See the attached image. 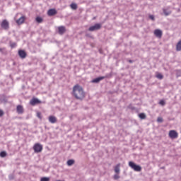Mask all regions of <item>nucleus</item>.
<instances>
[{"instance_id": "1", "label": "nucleus", "mask_w": 181, "mask_h": 181, "mask_svg": "<svg viewBox=\"0 0 181 181\" xmlns=\"http://www.w3.org/2000/svg\"><path fill=\"white\" fill-rule=\"evenodd\" d=\"M72 95L76 100H83L86 97V93L84 92L83 87L78 84H76L73 87Z\"/></svg>"}, {"instance_id": "2", "label": "nucleus", "mask_w": 181, "mask_h": 181, "mask_svg": "<svg viewBox=\"0 0 181 181\" xmlns=\"http://www.w3.org/2000/svg\"><path fill=\"white\" fill-rule=\"evenodd\" d=\"M33 149L35 153H40L43 151V146L40 143H36L34 144Z\"/></svg>"}, {"instance_id": "3", "label": "nucleus", "mask_w": 181, "mask_h": 181, "mask_svg": "<svg viewBox=\"0 0 181 181\" xmlns=\"http://www.w3.org/2000/svg\"><path fill=\"white\" fill-rule=\"evenodd\" d=\"M129 166L135 172H141V170H142V167L135 164V163L132 161L129 162Z\"/></svg>"}, {"instance_id": "4", "label": "nucleus", "mask_w": 181, "mask_h": 181, "mask_svg": "<svg viewBox=\"0 0 181 181\" xmlns=\"http://www.w3.org/2000/svg\"><path fill=\"white\" fill-rule=\"evenodd\" d=\"M1 28L4 30H8L9 29V21L6 19L3 20L1 23Z\"/></svg>"}, {"instance_id": "5", "label": "nucleus", "mask_w": 181, "mask_h": 181, "mask_svg": "<svg viewBox=\"0 0 181 181\" xmlns=\"http://www.w3.org/2000/svg\"><path fill=\"white\" fill-rule=\"evenodd\" d=\"M168 136L170 138H171V139H176V138L179 136V134L177 132H176V130H170L168 133Z\"/></svg>"}, {"instance_id": "6", "label": "nucleus", "mask_w": 181, "mask_h": 181, "mask_svg": "<svg viewBox=\"0 0 181 181\" xmlns=\"http://www.w3.org/2000/svg\"><path fill=\"white\" fill-rule=\"evenodd\" d=\"M101 24L100 23H96L93 26H90L88 28L89 32H94V30H100V29H101Z\"/></svg>"}, {"instance_id": "7", "label": "nucleus", "mask_w": 181, "mask_h": 181, "mask_svg": "<svg viewBox=\"0 0 181 181\" xmlns=\"http://www.w3.org/2000/svg\"><path fill=\"white\" fill-rule=\"evenodd\" d=\"M30 105H36V104H42V101H40L39 99L36 98H33L30 101Z\"/></svg>"}, {"instance_id": "8", "label": "nucleus", "mask_w": 181, "mask_h": 181, "mask_svg": "<svg viewBox=\"0 0 181 181\" xmlns=\"http://www.w3.org/2000/svg\"><path fill=\"white\" fill-rule=\"evenodd\" d=\"M25 21H26V16H22L19 19L16 21V23L17 25H23V23H25Z\"/></svg>"}, {"instance_id": "9", "label": "nucleus", "mask_w": 181, "mask_h": 181, "mask_svg": "<svg viewBox=\"0 0 181 181\" xmlns=\"http://www.w3.org/2000/svg\"><path fill=\"white\" fill-rule=\"evenodd\" d=\"M18 56H20L21 59H26L28 54L23 49L18 50Z\"/></svg>"}, {"instance_id": "10", "label": "nucleus", "mask_w": 181, "mask_h": 181, "mask_svg": "<svg viewBox=\"0 0 181 181\" xmlns=\"http://www.w3.org/2000/svg\"><path fill=\"white\" fill-rule=\"evenodd\" d=\"M48 16H54V15H57V11L55 8H51L47 11Z\"/></svg>"}, {"instance_id": "11", "label": "nucleus", "mask_w": 181, "mask_h": 181, "mask_svg": "<svg viewBox=\"0 0 181 181\" xmlns=\"http://www.w3.org/2000/svg\"><path fill=\"white\" fill-rule=\"evenodd\" d=\"M58 33L59 35H64L66 33V27L63 25L58 27Z\"/></svg>"}, {"instance_id": "12", "label": "nucleus", "mask_w": 181, "mask_h": 181, "mask_svg": "<svg viewBox=\"0 0 181 181\" xmlns=\"http://www.w3.org/2000/svg\"><path fill=\"white\" fill-rule=\"evenodd\" d=\"M154 35L155 36H156V37H158L159 39H160V37H162V30H159V29H156L154 30Z\"/></svg>"}, {"instance_id": "13", "label": "nucleus", "mask_w": 181, "mask_h": 181, "mask_svg": "<svg viewBox=\"0 0 181 181\" xmlns=\"http://www.w3.org/2000/svg\"><path fill=\"white\" fill-rule=\"evenodd\" d=\"M16 111L18 114H23V112H25L24 109H23V106L18 105L16 107Z\"/></svg>"}, {"instance_id": "14", "label": "nucleus", "mask_w": 181, "mask_h": 181, "mask_svg": "<svg viewBox=\"0 0 181 181\" xmlns=\"http://www.w3.org/2000/svg\"><path fill=\"white\" fill-rule=\"evenodd\" d=\"M48 119L51 124H56L57 122V118L54 116H49Z\"/></svg>"}, {"instance_id": "15", "label": "nucleus", "mask_w": 181, "mask_h": 181, "mask_svg": "<svg viewBox=\"0 0 181 181\" xmlns=\"http://www.w3.org/2000/svg\"><path fill=\"white\" fill-rule=\"evenodd\" d=\"M105 78V76H100L98 78H96L92 81V83H100L101 80H104Z\"/></svg>"}, {"instance_id": "16", "label": "nucleus", "mask_w": 181, "mask_h": 181, "mask_svg": "<svg viewBox=\"0 0 181 181\" xmlns=\"http://www.w3.org/2000/svg\"><path fill=\"white\" fill-rule=\"evenodd\" d=\"M163 11L165 16H169V15H170V13H172V11H168V9H166V8H163Z\"/></svg>"}, {"instance_id": "17", "label": "nucleus", "mask_w": 181, "mask_h": 181, "mask_svg": "<svg viewBox=\"0 0 181 181\" xmlns=\"http://www.w3.org/2000/svg\"><path fill=\"white\" fill-rule=\"evenodd\" d=\"M35 21L37 22V23H43V18H42L40 16H37L35 18Z\"/></svg>"}, {"instance_id": "18", "label": "nucleus", "mask_w": 181, "mask_h": 181, "mask_svg": "<svg viewBox=\"0 0 181 181\" xmlns=\"http://www.w3.org/2000/svg\"><path fill=\"white\" fill-rule=\"evenodd\" d=\"M176 50L177 52H180L181 50V40H180L176 45Z\"/></svg>"}, {"instance_id": "19", "label": "nucleus", "mask_w": 181, "mask_h": 181, "mask_svg": "<svg viewBox=\"0 0 181 181\" xmlns=\"http://www.w3.org/2000/svg\"><path fill=\"white\" fill-rule=\"evenodd\" d=\"M121 166V164H117L115 167V173H119V167Z\"/></svg>"}, {"instance_id": "20", "label": "nucleus", "mask_w": 181, "mask_h": 181, "mask_svg": "<svg viewBox=\"0 0 181 181\" xmlns=\"http://www.w3.org/2000/svg\"><path fill=\"white\" fill-rule=\"evenodd\" d=\"M156 77L159 80H162V78H163V75H162L160 73H157Z\"/></svg>"}, {"instance_id": "21", "label": "nucleus", "mask_w": 181, "mask_h": 181, "mask_svg": "<svg viewBox=\"0 0 181 181\" xmlns=\"http://www.w3.org/2000/svg\"><path fill=\"white\" fill-rule=\"evenodd\" d=\"M139 117L141 119H145L146 118V115H145L144 113H140L139 115Z\"/></svg>"}, {"instance_id": "22", "label": "nucleus", "mask_w": 181, "mask_h": 181, "mask_svg": "<svg viewBox=\"0 0 181 181\" xmlns=\"http://www.w3.org/2000/svg\"><path fill=\"white\" fill-rule=\"evenodd\" d=\"M71 9H74V11H76V9H77V4L76 3H72L70 5Z\"/></svg>"}, {"instance_id": "23", "label": "nucleus", "mask_w": 181, "mask_h": 181, "mask_svg": "<svg viewBox=\"0 0 181 181\" xmlns=\"http://www.w3.org/2000/svg\"><path fill=\"white\" fill-rule=\"evenodd\" d=\"M68 166H71L72 165H74V160H69L67 161Z\"/></svg>"}, {"instance_id": "24", "label": "nucleus", "mask_w": 181, "mask_h": 181, "mask_svg": "<svg viewBox=\"0 0 181 181\" xmlns=\"http://www.w3.org/2000/svg\"><path fill=\"white\" fill-rule=\"evenodd\" d=\"M40 181H50V178L47 177H43L41 178Z\"/></svg>"}, {"instance_id": "25", "label": "nucleus", "mask_w": 181, "mask_h": 181, "mask_svg": "<svg viewBox=\"0 0 181 181\" xmlns=\"http://www.w3.org/2000/svg\"><path fill=\"white\" fill-rule=\"evenodd\" d=\"M0 156L1 158H5V156H6V153L5 151H1L0 153Z\"/></svg>"}, {"instance_id": "26", "label": "nucleus", "mask_w": 181, "mask_h": 181, "mask_svg": "<svg viewBox=\"0 0 181 181\" xmlns=\"http://www.w3.org/2000/svg\"><path fill=\"white\" fill-rule=\"evenodd\" d=\"M10 46H11V49L16 47V42H11Z\"/></svg>"}, {"instance_id": "27", "label": "nucleus", "mask_w": 181, "mask_h": 181, "mask_svg": "<svg viewBox=\"0 0 181 181\" xmlns=\"http://www.w3.org/2000/svg\"><path fill=\"white\" fill-rule=\"evenodd\" d=\"M37 118H39L40 119H42V113L40 112H37Z\"/></svg>"}, {"instance_id": "28", "label": "nucleus", "mask_w": 181, "mask_h": 181, "mask_svg": "<svg viewBox=\"0 0 181 181\" xmlns=\"http://www.w3.org/2000/svg\"><path fill=\"white\" fill-rule=\"evenodd\" d=\"M159 104H160V105H165V104H166V103L165 102V100H160Z\"/></svg>"}, {"instance_id": "29", "label": "nucleus", "mask_w": 181, "mask_h": 181, "mask_svg": "<svg viewBox=\"0 0 181 181\" xmlns=\"http://www.w3.org/2000/svg\"><path fill=\"white\" fill-rule=\"evenodd\" d=\"M157 122H163V118L162 117H158Z\"/></svg>"}, {"instance_id": "30", "label": "nucleus", "mask_w": 181, "mask_h": 181, "mask_svg": "<svg viewBox=\"0 0 181 181\" xmlns=\"http://www.w3.org/2000/svg\"><path fill=\"white\" fill-rule=\"evenodd\" d=\"M149 18L151 19V21H155V16H153V15L149 16Z\"/></svg>"}, {"instance_id": "31", "label": "nucleus", "mask_w": 181, "mask_h": 181, "mask_svg": "<svg viewBox=\"0 0 181 181\" xmlns=\"http://www.w3.org/2000/svg\"><path fill=\"white\" fill-rule=\"evenodd\" d=\"M4 110H0V117H4Z\"/></svg>"}, {"instance_id": "32", "label": "nucleus", "mask_w": 181, "mask_h": 181, "mask_svg": "<svg viewBox=\"0 0 181 181\" xmlns=\"http://www.w3.org/2000/svg\"><path fill=\"white\" fill-rule=\"evenodd\" d=\"M114 179L117 180V179H119V176L118 175H115L114 176Z\"/></svg>"}, {"instance_id": "33", "label": "nucleus", "mask_w": 181, "mask_h": 181, "mask_svg": "<svg viewBox=\"0 0 181 181\" xmlns=\"http://www.w3.org/2000/svg\"><path fill=\"white\" fill-rule=\"evenodd\" d=\"M2 50H4L3 48H0V52H2Z\"/></svg>"}, {"instance_id": "34", "label": "nucleus", "mask_w": 181, "mask_h": 181, "mask_svg": "<svg viewBox=\"0 0 181 181\" xmlns=\"http://www.w3.org/2000/svg\"><path fill=\"white\" fill-rule=\"evenodd\" d=\"M129 63H132V60H129Z\"/></svg>"}]
</instances>
